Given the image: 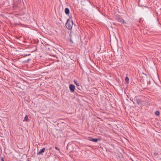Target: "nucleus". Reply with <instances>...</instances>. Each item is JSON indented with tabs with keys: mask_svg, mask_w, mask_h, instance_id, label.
<instances>
[{
	"mask_svg": "<svg viewBox=\"0 0 161 161\" xmlns=\"http://www.w3.org/2000/svg\"><path fill=\"white\" fill-rule=\"evenodd\" d=\"M73 25V21L72 20H69L68 19L67 20V22L65 24V26L66 28L69 30L72 29Z\"/></svg>",
	"mask_w": 161,
	"mask_h": 161,
	"instance_id": "obj_1",
	"label": "nucleus"
},
{
	"mask_svg": "<svg viewBox=\"0 0 161 161\" xmlns=\"http://www.w3.org/2000/svg\"><path fill=\"white\" fill-rule=\"evenodd\" d=\"M143 97L141 96L139 97H136L135 99L137 103L139 104H142L144 102V100H143Z\"/></svg>",
	"mask_w": 161,
	"mask_h": 161,
	"instance_id": "obj_2",
	"label": "nucleus"
},
{
	"mask_svg": "<svg viewBox=\"0 0 161 161\" xmlns=\"http://www.w3.org/2000/svg\"><path fill=\"white\" fill-rule=\"evenodd\" d=\"M69 88L72 92H74L75 89V86L73 84H70L69 86Z\"/></svg>",
	"mask_w": 161,
	"mask_h": 161,
	"instance_id": "obj_3",
	"label": "nucleus"
},
{
	"mask_svg": "<svg viewBox=\"0 0 161 161\" xmlns=\"http://www.w3.org/2000/svg\"><path fill=\"white\" fill-rule=\"evenodd\" d=\"M117 20L118 21L121 23L122 24H124L125 22L124 20L121 18H117Z\"/></svg>",
	"mask_w": 161,
	"mask_h": 161,
	"instance_id": "obj_4",
	"label": "nucleus"
},
{
	"mask_svg": "<svg viewBox=\"0 0 161 161\" xmlns=\"http://www.w3.org/2000/svg\"><path fill=\"white\" fill-rule=\"evenodd\" d=\"M45 149V148H43L42 149L40 150V151L38 153H37V154L38 155H41L42 153L44 152Z\"/></svg>",
	"mask_w": 161,
	"mask_h": 161,
	"instance_id": "obj_5",
	"label": "nucleus"
},
{
	"mask_svg": "<svg viewBox=\"0 0 161 161\" xmlns=\"http://www.w3.org/2000/svg\"><path fill=\"white\" fill-rule=\"evenodd\" d=\"M99 140V139H95L93 138L92 137H89V140L90 141H92L93 142H97Z\"/></svg>",
	"mask_w": 161,
	"mask_h": 161,
	"instance_id": "obj_6",
	"label": "nucleus"
},
{
	"mask_svg": "<svg viewBox=\"0 0 161 161\" xmlns=\"http://www.w3.org/2000/svg\"><path fill=\"white\" fill-rule=\"evenodd\" d=\"M65 13L66 14H68L69 13V10L68 8H66L64 10Z\"/></svg>",
	"mask_w": 161,
	"mask_h": 161,
	"instance_id": "obj_7",
	"label": "nucleus"
},
{
	"mask_svg": "<svg viewBox=\"0 0 161 161\" xmlns=\"http://www.w3.org/2000/svg\"><path fill=\"white\" fill-rule=\"evenodd\" d=\"M28 116L27 115H26L25 117L24 118V119L23 120V121H26L27 122H29V120L28 119Z\"/></svg>",
	"mask_w": 161,
	"mask_h": 161,
	"instance_id": "obj_8",
	"label": "nucleus"
},
{
	"mask_svg": "<svg viewBox=\"0 0 161 161\" xmlns=\"http://www.w3.org/2000/svg\"><path fill=\"white\" fill-rule=\"evenodd\" d=\"M75 83L77 86H79L80 85L79 83L76 80H75L74 81Z\"/></svg>",
	"mask_w": 161,
	"mask_h": 161,
	"instance_id": "obj_9",
	"label": "nucleus"
},
{
	"mask_svg": "<svg viewBox=\"0 0 161 161\" xmlns=\"http://www.w3.org/2000/svg\"><path fill=\"white\" fill-rule=\"evenodd\" d=\"M155 114L157 116H158L159 115L160 113L158 111H156L155 112Z\"/></svg>",
	"mask_w": 161,
	"mask_h": 161,
	"instance_id": "obj_10",
	"label": "nucleus"
},
{
	"mask_svg": "<svg viewBox=\"0 0 161 161\" xmlns=\"http://www.w3.org/2000/svg\"><path fill=\"white\" fill-rule=\"evenodd\" d=\"M129 78L127 77H126L125 78V81H126V82L128 83V82H129Z\"/></svg>",
	"mask_w": 161,
	"mask_h": 161,
	"instance_id": "obj_11",
	"label": "nucleus"
},
{
	"mask_svg": "<svg viewBox=\"0 0 161 161\" xmlns=\"http://www.w3.org/2000/svg\"><path fill=\"white\" fill-rule=\"evenodd\" d=\"M55 149L57 150H58V151H59V149L57 147H55Z\"/></svg>",
	"mask_w": 161,
	"mask_h": 161,
	"instance_id": "obj_12",
	"label": "nucleus"
},
{
	"mask_svg": "<svg viewBox=\"0 0 161 161\" xmlns=\"http://www.w3.org/2000/svg\"><path fill=\"white\" fill-rule=\"evenodd\" d=\"M1 161H4L3 159V158H1Z\"/></svg>",
	"mask_w": 161,
	"mask_h": 161,
	"instance_id": "obj_13",
	"label": "nucleus"
},
{
	"mask_svg": "<svg viewBox=\"0 0 161 161\" xmlns=\"http://www.w3.org/2000/svg\"><path fill=\"white\" fill-rule=\"evenodd\" d=\"M30 60V59H28V61H29Z\"/></svg>",
	"mask_w": 161,
	"mask_h": 161,
	"instance_id": "obj_14",
	"label": "nucleus"
}]
</instances>
